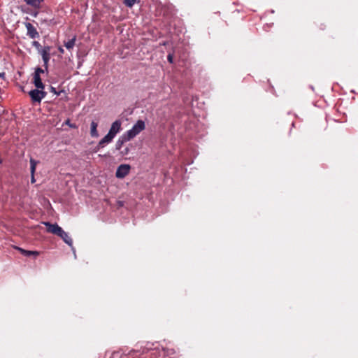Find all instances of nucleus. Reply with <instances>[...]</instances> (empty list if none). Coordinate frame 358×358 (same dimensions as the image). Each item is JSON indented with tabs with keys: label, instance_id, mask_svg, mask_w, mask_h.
Returning a JSON list of instances; mask_svg holds the SVG:
<instances>
[{
	"label": "nucleus",
	"instance_id": "nucleus-10",
	"mask_svg": "<svg viewBox=\"0 0 358 358\" xmlns=\"http://www.w3.org/2000/svg\"><path fill=\"white\" fill-rule=\"evenodd\" d=\"M43 224H45V226H46L47 231L48 233H51L52 234H55L56 230H57V228L58 227V224L57 223L52 224V223H50L49 222H43Z\"/></svg>",
	"mask_w": 358,
	"mask_h": 358
},
{
	"label": "nucleus",
	"instance_id": "nucleus-6",
	"mask_svg": "<svg viewBox=\"0 0 358 358\" xmlns=\"http://www.w3.org/2000/svg\"><path fill=\"white\" fill-rule=\"evenodd\" d=\"M15 249L18 250L22 255L25 257H29L31 255L37 257L39 255V252L37 251L27 250L17 246H15Z\"/></svg>",
	"mask_w": 358,
	"mask_h": 358
},
{
	"label": "nucleus",
	"instance_id": "nucleus-21",
	"mask_svg": "<svg viewBox=\"0 0 358 358\" xmlns=\"http://www.w3.org/2000/svg\"><path fill=\"white\" fill-rule=\"evenodd\" d=\"M64 125H68L69 127L73 128V129L78 128V126L76 124L71 123L69 119H67L65 120V122L63 123V126Z\"/></svg>",
	"mask_w": 358,
	"mask_h": 358
},
{
	"label": "nucleus",
	"instance_id": "nucleus-27",
	"mask_svg": "<svg viewBox=\"0 0 358 358\" xmlns=\"http://www.w3.org/2000/svg\"><path fill=\"white\" fill-rule=\"evenodd\" d=\"M167 60L170 64L173 63V52H169L167 55Z\"/></svg>",
	"mask_w": 358,
	"mask_h": 358
},
{
	"label": "nucleus",
	"instance_id": "nucleus-20",
	"mask_svg": "<svg viewBox=\"0 0 358 358\" xmlns=\"http://www.w3.org/2000/svg\"><path fill=\"white\" fill-rule=\"evenodd\" d=\"M317 29L320 31H324L327 29V24L322 22H318L316 24Z\"/></svg>",
	"mask_w": 358,
	"mask_h": 358
},
{
	"label": "nucleus",
	"instance_id": "nucleus-24",
	"mask_svg": "<svg viewBox=\"0 0 358 358\" xmlns=\"http://www.w3.org/2000/svg\"><path fill=\"white\" fill-rule=\"evenodd\" d=\"M57 230H56L55 233V235H57L59 237L64 232V231L62 229V228L61 227H59L58 225L57 228Z\"/></svg>",
	"mask_w": 358,
	"mask_h": 358
},
{
	"label": "nucleus",
	"instance_id": "nucleus-18",
	"mask_svg": "<svg viewBox=\"0 0 358 358\" xmlns=\"http://www.w3.org/2000/svg\"><path fill=\"white\" fill-rule=\"evenodd\" d=\"M22 10L24 12V13H28V14H30L31 15L34 16V17H37V15H38V11L37 10H31V9L29 8H27V9H22Z\"/></svg>",
	"mask_w": 358,
	"mask_h": 358
},
{
	"label": "nucleus",
	"instance_id": "nucleus-17",
	"mask_svg": "<svg viewBox=\"0 0 358 358\" xmlns=\"http://www.w3.org/2000/svg\"><path fill=\"white\" fill-rule=\"evenodd\" d=\"M31 45L36 49L38 53H40L41 50H42V48H43L42 45L37 41H33L31 42Z\"/></svg>",
	"mask_w": 358,
	"mask_h": 358
},
{
	"label": "nucleus",
	"instance_id": "nucleus-4",
	"mask_svg": "<svg viewBox=\"0 0 358 358\" xmlns=\"http://www.w3.org/2000/svg\"><path fill=\"white\" fill-rule=\"evenodd\" d=\"M121 124L122 123L120 120L113 122L108 134H110L114 138L116 134L121 130Z\"/></svg>",
	"mask_w": 358,
	"mask_h": 358
},
{
	"label": "nucleus",
	"instance_id": "nucleus-29",
	"mask_svg": "<svg viewBox=\"0 0 358 358\" xmlns=\"http://www.w3.org/2000/svg\"><path fill=\"white\" fill-rule=\"evenodd\" d=\"M103 147L99 146V143L94 148V152H98L101 148H103Z\"/></svg>",
	"mask_w": 358,
	"mask_h": 358
},
{
	"label": "nucleus",
	"instance_id": "nucleus-19",
	"mask_svg": "<svg viewBox=\"0 0 358 358\" xmlns=\"http://www.w3.org/2000/svg\"><path fill=\"white\" fill-rule=\"evenodd\" d=\"M138 0H124V3L129 8H131Z\"/></svg>",
	"mask_w": 358,
	"mask_h": 358
},
{
	"label": "nucleus",
	"instance_id": "nucleus-8",
	"mask_svg": "<svg viewBox=\"0 0 358 358\" xmlns=\"http://www.w3.org/2000/svg\"><path fill=\"white\" fill-rule=\"evenodd\" d=\"M29 95L31 97L32 102L41 103V99H40L39 93H38V89L36 88L34 90H31L29 92Z\"/></svg>",
	"mask_w": 358,
	"mask_h": 358
},
{
	"label": "nucleus",
	"instance_id": "nucleus-36",
	"mask_svg": "<svg viewBox=\"0 0 358 358\" xmlns=\"http://www.w3.org/2000/svg\"><path fill=\"white\" fill-rule=\"evenodd\" d=\"M24 1H26L27 0H24Z\"/></svg>",
	"mask_w": 358,
	"mask_h": 358
},
{
	"label": "nucleus",
	"instance_id": "nucleus-11",
	"mask_svg": "<svg viewBox=\"0 0 358 358\" xmlns=\"http://www.w3.org/2000/svg\"><path fill=\"white\" fill-rule=\"evenodd\" d=\"M37 162L35 161L34 159H30V170H31V182L34 183L35 182V178H34V173L36 170V166Z\"/></svg>",
	"mask_w": 358,
	"mask_h": 358
},
{
	"label": "nucleus",
	"instance_id": "nucleus-31",
	"mask_svg": "<svg viewBox=\"0 0 358 358\" xmlns=\"http://www.w3.org/2000/svg\"><path fill=\"white\" fill-rule=\"evenodd\" d=\"M169 44V41H164L162 43H160V45H167Z\"/></svg>",
	"mask_w": 358,
	"mask_h": 358
},
{
	"label": "nucleus",
	"instance_id": "nucleus-14",
	"mask_svg": "<svg viewBox=\"0 0 358 358\" xmlns=\"http://www.w3.org/2000/svg\"><path fill=\"white\" fill-rule=\"evenodd\" d=\"M44 0H27L25 2L27 5L31 6V7L37 9L41 6V3Z\"/></svg>",
	"mask_w": 358,
	"mask_h": 358
},
{
	"label": "nucleus",
	"instance_id": "nucleus-23",
	"mask_svg": "<svg viewBox=\"0 0 358 358\" xmlns=\"http://www.w3.org/2000/svg\"><path fill=\"white\" fill-rule=\"evenodd\" d=\"M48 25H55L57 24V22L55 20L54 18L52 19H50V20H48V19H45L43 20Z\"/></svg>",
	"mask_w": 358,
	"mask_h": 358
},
{
	"label": "nucleus",
	"instance_id": "nucleus-33",
	"mask_svg": "<svg viewBox=\"0 0 358 358\" xmlns=\"http://www.w3.org/2000/svg\"><path fill=\"white\" fill-rule=\"evenodd\" d=\"M128 151H129V149H128V148H126V149H125V152H124V154H127Z\"/></svg>",
	"mask_w": 358,
	"mask_h": 358
},
{
	"label": "nucleus",
	"instance_id": "nucleus-32",
	"mask_svg": "<svg viewBox=\"0 0 358 358\" xmlns=\"http://www.w3.org/2000/svg\"><path fill=\"white\" fill-rule=\"evenodd\" d=\"M5 76V73H0V78L2 77V78H4Z\"/></svg>",
	"mask_w": 358,
	"mask_h": 358
},
{
	"label": "nucleus",
	"instance_id": "nucleus-7",
	"mask_svg": "<svg viewBox=\"0 0 358 358\" xmlns=\"http://www.w3.org/2000/svg\"><path fill=\"white\" fill-rule=\"evenodd\" d=\"M38 54L41 55V57H42V59H43V66L45 69L46 72L48 73V63H49V61H50V59L51 58V54L50 53H45V52H41Z\"/></svg>",
	"mask_w": 358,
	"mask_h": 358
},
{
	"label": "nucleus",
	"instance_id": "nucleus-28",
	"mask_svg": "<svg viewBox=\"0 0 358 358\" xmlns=\"http://www.w3.org/2000/svg\"><path fill=\"white\" fill-rule=\"evenodd\" d=\"M50 92H52L55 94L59 95L60 93L62 92L63 91L61 90L59 92H57V90L54 87L50 86Z\"/></svg>",
	"mask_w": 358,
	"mask_h": 358
},
{
	"label": "nucleus",
	"instance_id": "nucleus-5",
	"mask_svg": "<svg viewBox=\"0 0 358 358\" xmlns=\"http://www.w3.org/2000/svg\"><path fill=\"white\" fill-rule=\"evenodd\" d=\"M128 137L129 136L126 134V133H124L121 136H120L116 142L115 149L120 150L125 142L130 141L131 138H129Z\"/></svg>",
	"mask_w": 358,
	"mask_h": 358
},
{
	"label": "nucleus",
	"instance_id": "nucleus-9",
	"mask_svg": "<svg viewBox=\"0 0 358 358\" xmlns=\"http://www.w3.org/2000/svg\"><path fill=\"white\" fill-rule=\"evenodd\" d=\"M33 79V83L37 89L43 90L45 88V85L42 82L41 76L34 75Z\"/></svg>",
	"mask_w": 358,
	"mask_h": 358
},
{
	"label": "nucleus",
	"instance_id": "nucleus-30",
	"mask_svg": "<svg viewBox=\"0 0 358 358\" xmlns=\"http://www.w3.org/2000/svg\"><path fill=\"white\" fill-rule=\"evenodd\" d=\"M58 50H59V52L60 53H62V54H63V53L64 52V50L61 46H59V47L58 48Z\"/></svg>",
	"mask_w": 358,
	"mask_h": 358
},
{
	"label": "nucleus",
	"instance_id": "nucleus-3",
	"mask_svg": "<svg viewBox=\"0 0 358 358\" xmlns=\"http://www.w3.org/2000/svg\"><path fill=\"white\" fill-rule=\"evenodd\" d=\"M25 27L27 28V35L31 39L39 38L40 35L36 27L30 22H24Z\"/></svg>",
	"mask_w": 358,
	"mask_h": 358
},
{
	"label": "nucleus",
	"instance_id": "nucleus-16",
	"mask_svg": "<svg viewBox=\"0 0 358 358\" xmlns=\"http://www.w3.org/2000/svg\"><path fill=\"white\" fill-rule=\"evenodd\" d=\"M65 243H66L69 246H72L73 245V241L71 239V237H69L68 233H66V231H64L62 234V236L61 235L59 236Z\"/></svg>",
	"mask_w": 358,
	"mask_h": 358
},
{
	"label": "nucleus",
	"instance_id": "nucleus-25",
	"mask_svg": "<svg viewBox=\"0 0 358 358\" xmlns=\"http://www.w3.org/2000/svg\"><path fill=\"white\" fill-rule=\"evenodd\" d=\"M38 93L41 101L46 96L47 92L43 91V90L38 89Z\"/></svg>",
	"mask_w": 358,
	"mask_h": 358
},
{
	"label": "nucleus",
	"instance_id": "nucleus-13",
	"mask_svg": "<svg viewBox=\"0 0 358 358\" xmlns=\"http://www.w3.org/2000/svg\"><path fill=\"white\" fill-rule=\"evenodd\" d=\"M90 134L92 137H98L99 136V133H98V131H97V127H98V124L96 122H95L94 121H92L91 122V125H90Z\"/></svg>",
	"mask_w": 358,
	"mask_h": 358
},
{
	"label": "nucleus",
	"instance_id": "nucleus-34",
	"mask_svg": "<svg viewBox=\"0 0 358 358\" xmlns=\"http://www.w3.org/2000/svg\"><path fill=\"white\" fill-rule=\"evenodd\" d=\"M3 162V160L1 159V158L0 157V164H2Z\"/></svg>",
	"mask_w": 358,
	"mask_h": 358
},
{
	"label": "nucleus",
	"instance_id": "nucleus-2",
	"mask_svg": "<svg viewBox=\"0 0 358 358\" xmlns=\"http://www.w3.org/2000/svg\"><path fill=\"white\" fill-rule=\"evenodd\" d=\"M130 169L131 166L129 164H120L116 170V178L120 179L125 178L129 173Z\"/></svg>",
	"mask_w": 358,
	"mask_h": 358
},
{
	"label": "nucleus",
	"instance_id": "nucleus-22",
	"mask_svg": "<svg viewBox=\"0 0 358 358\" xmlns=\"http://www.w3.org/2000/svg\"><path fill=\"white\" fill-rule=\"evenodd\" d=\"M46 72L45 71V69L44 68V69H43L41 67H36L35 69V71H34V75H38V76H41V73H43L44 72Z\"/></svg>",
	"mask_w": 358,
	"mask_h": 358
},
{
	"label": "nucleus",
	"instance_id": "nucleus-15",
	"mask_svg": "<svg viewBox=\"0 0 358 358\" xmlns=\"http://www.w3.org/2000/svg\"><path fill=\"white\" fill-rule=\"evenodd\" d=\"M76 41V36L75 35L71 39L69 40L68 41H64V45L66 47L67 50H71L75 45Z\"/></svg>",
	"mask_w": 358,
	"mask_h": 358
},
{
	"label": "nucleus",
	"instance_id": "nucleus-1",
	"mask_svg": "<svg viewBox=\"0 0 358 358\" xmlns=\"http://www.w3.org/2000/svg\"><path fill=\"white\" fill-rule=\"evenodd\" d=\"M145 129V122L142 120H138L137 122L134 124L132 128L127 131H126V134L129 136V138H134L136 137L138 134H139L142 131H143Z\"/></svg>",
	"mask_w": 358,
	"mask_h": 358
},
{
	"label": "nucleus",
	"instance_id": "nucleus-35",
	"mask_svg": "<svg viewBox=\"0 0 358 358\" xmlns=\"http://www.w3.org/2000/svg\"><path fill=\"white\" fill-rule=\"evenodd\" d=\"M119 203H120V206H122L123 205V204H122V202L120 201Z\"/></svg>",
	"mask_w": 358,
	"mask_h": 358
},
{
	"label": "nucleus",
	"instance_id": "nucleus-12",
	"mask_svg": "<svg viewBox=\"0 0 358 358\" xmlns=\"http://www.w3.org/2000/svg\"><path fill=\"white\" fill-rule=\"evenodd\" d=\"M113 138L110 134H107L99 142V146L104 147L106 144L110 143Z\"/></svg>",
	"mask_w": 358,
	"mask_h": 358
},
{
	"label": "nucleus",
	"instance_id": "nucleus-26",
	"mask_svg": "<svg viewBox=\"0 0 358 358\" xmlns=\"http://www.w3.org/2000/svg\"><path fill=\"white\" fill-rule=\"evenodd\" d=\"M50 50H51V47L50 46L45 45V46L43 47V48H42L41 52H45V53H50Z\"/></svg>",
	"mask_w": 358,
	"mask_h": 358
}]
</instances>
